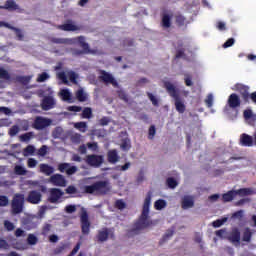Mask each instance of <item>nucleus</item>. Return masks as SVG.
<instances>
[{
	"mask_svg": "<svg viewBox=\"0 0 256 256\" xmlns=\"http://www.w3.org/2000/svg\"><path fill=\"white\" fill-rule=\"evenodd\" d=\"M65 211H66L67 213H75V211H77V206L72 205V204L67 205V206L65 207Z\"/></svg>",
	"mask_w": 256,
	"mask_h": 256,
	"instance_id": "62",
	"label": "nucleus"
},
{
	"mask_svg": "<svg viewBox=\"0 0 256 256\" xmlns=\"http://www.w3.org/2000/svg\"><path fill=\"white\" fill-rule=\"evenodd\" d=\"M12 31L15 32V35L18 39V41H23L25 35H23V31L17 27L12 28Z\"/></svg>",
	"mask_w": 256,
	"mask_h": 256,
	"instance_id": "40",
	"label": "nucleus"
},
{
	"mask_svg": "<svg viewBox=\"0 0 256 256\" xmlns=\"http://www.w3.org/2000/svg\"><path fill=\"white\" fill-rule=\"evenodd\" d=\"M41 193H47V186L40 185L39 190L29 191L26 197L27 203H30L31 205H39V203L43 201V194Z\"/></svg>",
	"mask_w": 256,
	"mask_h": 256,
	"instance_id": "6",
	"label": "nucleus"
},
{
	"mask_svg": "<svg viewBox=\"0 0 256 256\" xmlns=\"http://www.w3.org/2000/svg\"><path fill=\"white\" fill-rule=\"evenodd\" d=\"M166 183L170 189H175V187H177V185H178L177 180H175V178H171V177L167 178Z\"/></svg>",
	"mask_w": 256,
	"mask_h": 256,
	"instance_id": "41",
	"label": "nucleus"
},
{
	"mask_svg": "<svg viewBox=\"0 0 256 256\" xmlns=\"http://www.w3.org/2000/svg\"><path fill=\"white\" fill-rule=\"evenodd\" d=\"M109 123H111V119L107 116H104L99 120V125H101V127H105L109 125Z\"/></svg>",
	"mask_w": 256,
	"mask_h": 256,
	"instance_id": "52",
	"label": "nucleus"
},
{
	"mask_svg": "<svg viewBox=\"0 0 256 256\" xmlns=\"http://www.w3.org/2000/svg\"><path fill=\"white\" fill-rule=\"evenodd\" d=\"M166 207H167V201H165L164 199L156 200L154 203V209H156V211H161Z\"/></svg>",
	"mask_w": 256,
	"mask_h": 256,
	"instance_id": "28",
	"label": "nucleus"
},
{
	"mask_svg": "<svg viewBox=\"0 0 256 256\" xmlns=\"http://www.w3.org/2000/svg\"><path fill=\"white\" fill-rule=\"evenodd\" d=\"M65 191L68 195H75V193H77V188L71 185V186H68Z\"/></svg>",
	"mask_w": 256,
	"mask_h": 256,
	"instance_id": "58",
	"label": "nucleus"
},
{
	"mask_svg": "<svg viewBox=\"0 0 256 256\" xmlns=\"http://www.w3.org/2000/svg\"><path fill=\"white\" fill-rule=\"evenodd\" d=\"M49 79V74L47 72H43L37 78V83H45Z\"/></svg>",
	"mask_w": 256,
	"mask_h": 256,
	"instance_id": "44",
	"label": "nucleus"
},
{
	"mask_svg": "<svg viewBox=\"0 0 256 256\" xmlns=\"http://www.w3.org/2000/svg\"><path fill=\"white\" fill-rule=\"evenodd\" d=\"M105 161V157L103 155H97V154H89L85 158V163L89 167H93L94 169H99L101 165H103Z\"/></svg>",
	"mask_w": 256,
	"mask_h": 256,
	"instance_id": "9",
	"label": "nucleus"
},
{
	"mask_svg": "<svg viewBox=\"0 0 256 256\" xmlns=\"http://www.w3.org/2000/svg\"><path fill=\"white\" fill-rule=\"evenodd\" d=\"M111 182L109 180H98L91 185H86L83 187L84 193L88 195H98L103 197L105 195H109L111 193Z\"/></svg>",
	"mask_w": 256,
	"mask_h": 256,
	"instance_id": "3",
	"label": "nucleus"
},
{
	"mask_svg": "<svg viewBox=\"0 0 256 256\" xmlns=\"http://www.w3.org/2000/svg\"><path fill=\"white\" fill-rule=\"evenodd\" d=\"M4 228L6 231H14L15 230V224L9 220L4 221Z\"/></svg>",
	"mask_w": 256,
	"mask_h": 256,
	"instance_id": "43",
	"label": "nucleus"
},
{
	"mask_svg": "<svg viewBox=\"0 0 256 256\" xmlns=\"http://www.w3.org/2000/svg\"><path fill=\"white\" fill-rule=\"evenodd\" d=\"M21 225L26 231H31V229H35L37 227L36 224H34L33 220L30 218H23L21 219Z\"/></svg>",
	"mask_w": 256,
	"mask_h": 256,
	"instance_id": "20",
	"label": "nucleus"
},
{
	"mask_svg": "<svg viewBox=\"0 0 256 256\" xmlns=\"http://www.w3.org/2000/svg\"><path fill=\"white\" fill-rule=\"evenodd\" d=\"M49 125H51V119L45 118L43 116H37L32 124V127L37 131H41L46 129V127H49Z\"/></svg>",
	"mask_w": 256,
	"mask_h": 256,
	"instance_id": "10",
	"label": "nucleus"
},
{
	"mask_svg": "<svg viewBox=\"0 0 256 256\" xmlns=\"http://www.w3.org/2000/svg\"><path fill=\"white\" fill-rule=\"evenodd\" d=\"M235 45V38H229L224 44L223 48L224 49H229V47H233Z\"/></svg>",
	"mask_w": 256,
	"mask_h": 256,
	"instance_id": "53",
	"label": "nucleus"
},
{
	"mask_svg": "<svg viewBox=\"0 0 256 256\" xmlns=\"http://www.w3.org/2000/svg\"><path fill=\"white\" fill-rule=\"evenodd\" d=\"M27 243L28 245H37V243H39V238L34 234H29L27 237Z\"/></svg>",
	"mask_w": 256,
	"mask_h": 256,
	"instance_id": "35",
	"label": "nucleus"
},
{
	"mask_svg": "<svg viewBox=\"0 0 256 256\" xmlns=\"http://www.w3.org/2000/svg\"><path fill=\"white\" fill-rule=\"evenodd\" d=\"M151 207V192H149L144 200L142 213L134 224V229L131 230V233H137V231H143V229H147V227H151L153 225V221L149 220V209Z\"/></svg>",
	"mask_w": 256,
	"mask_h": 256,
	"instance_id": "2",
	"label": "nucleus"
},
{
	"mask_svg": "<svg viewBox=\"0 0 256 256\" xmlns=\"http://www.w3.org/2000/svg\"><path fill=\"white\" fill-rule=\"evenodd\" d=\"M55 107V98L52 96H45L41 103V108L43 111H50V109H53Z\"/></svg>",
	"mask_w": 256,
	"mask_h": 256,
	"instance_id": "15",
	"label": "nucleus"
},
{
	"mask_svg": "<svg viewBox=\"0 0 256 256\" xmlns=\"http://www.w3.org/2000/svg\"><path fill=\"white\" fill-rule=\"evenodd\" d=\"M205 103L209 109L213 107V94H209L207 98L205 99Z\"/></svg>",
	"mask_w": 256,
	"mask_h": 256,
	"instance_id": "56",
	"label": "nucleus"
},
{
	"mask_svg": "<svg viewBox=\"0 0 256 256\" xmlns=\"http://www.w3.org/2000/svg\"><path fill=\"white\" fill-rule=\"evenodd\" d=\"M57 78L60 79V81H62L64 85H69V80H67V75L65 74V72H59L57 74Z\"/></svg>",
	"mask_w": 256,
	"mask_h": 256,
	"instance_id": "42",
	"label": "nucleus"
},
{
	"mask_svg": "<svg viewBox=\"0 0 256 256\" xmlns=\"http://www.w3.org/2000/svg\"><path fill=\"white\" fill-rule=\"evenodd\" d=\"M164 89H166L168 95L174 99L176 111L180 114L185 113V109H187V107L185 106L183 99H181V96H179V89L169 81H164Z\"/></svg>",
	"mask_w": 256,
	"mask_h": 256,
	"instance_id": "4",
	"label": "nucleus"
},
{
	"mask_svg": "<svg viewBox=\"0 0 256 256\" xmlns=\"http://www.w3.org/2000/svg\"><path fill=\"white\" fill-rule=\"evenodd\" d=\"M65 195V192L59 188H50L49 190V196H48V201L49 203H59V200L61 197Z\"/></svg>",
	"mask_w": 256,
	"mask_h": 256,
	"instance_id": "12",
	"label": "nucleus"
},
{
	"mask_svg": "<svg viewBox=\"0 0 256 256\" xmlns=\"http://www.w3.org/2000/svg\"><path fill=\"white\" fill-rule=\"evenodd\" d=\"M0 8L6 9L7 11H18V13H23V9L19 8V5H17L14 0H7L5 5Z\"/></svg>",
	"mask_w": 256,
	"mask_h": 256,
	"instance_id": "17",
	"label": "nucleus"
},
{
	"mask_svg": "<svg viewBox=\"0 0 256 256\" xmlns=\"http://www.w3.org/2000/svg\"><path fill=\"white\" fill-rule=\"evenodd\" d=\"M227 223V218L217 219L214 222H212V226L217 229L221 227L223 224Z\"/></svg>",
	"mask_w": 256,
	"mask_h": 256,
	"instance_id": "39",
	"label": "nucleus"
},
{
	"mask_svg": "<svg viewBox=\"0 0 256 256\" xmlns=\"http://www.w3.org/2000/svg\"><path fill=\"white\" fill-rule=\"evenodd\" d=\"M33 137H35L34 132L24 133L20 136V141L27 143L28 141H31V139H33Z\"/></svg>",
	"mask_w": 256,
	"mask_h": 256,
	"instance_id": "30",
	"label": "nucleus"
},
{
	"mask_svg": "<svg viewBox=\"0 0 256 256\" xmlns=\"http://www.w3.org/2000/svg\"><path fill=\"white\" fill-rule=\"evenodd\" d=\"M0 78L9 81V79H11V75H9V72L7 70L0 67Z\"/></svg>",
	"mask_w": 256,
	"mask_h": 256,
	"instance_id": "45",
	"label": "nucleus"
},
{
	"mask_svg": "<svg viewBox=\"0 0 256 256\" xmlns=\"http://www.w3.org/2000/svg\"><path fill=\"white\" fill-rule=\"evenodd\" d=\"M27 165L30 169H33L37 167V160H35L34 158H29L27 161Z\"/></svg>",
	"mask_w": 256,
	"mask_h": 256,
	"instance_id": "59",
	"label": "nucleus"
},
{
	"mask_svg": "<svg viewBox=\"0 0 256 256\" xmlns=\"http://www.w3.org/2000/svg\"><path fill=\"white\" fill-rule=\"evenodd\" d=\"M51 43H55L56 45H72L73 40L69 38H52Z\"/></svg>",
	"mask_w": 256,
	"mask_h": 256,
	"instance_id": "26",
	"label": "nucleus"
},
{
	"mask_svg": "<svg viewBox=\"0 0 256 256\" xmlns=\"http://www.w3.org/2000/svg\"><path fill=\"white\" fill-rule=\"evenodd\" d=\"M245 203H251V198H242L240 200H238L235 205L236 207H243V205H245Z\"/></svg>",
	"mask_w": 256,
	"mask_h": 256,
	"instance_id": "51",
	"label": "nucleus"
},
{
	"mask_svg": "<svg viewBox=\"0 0 256 256\" xmlns=\"http://www.w3.org/2000/svg\"><path fill=\"white\" fill-rule=\"evenodd\" d=\"M61 31H81V27L73 24V20H67L65 24L58 25Z\"/></svg>",
	"mask_w": 256,
	"mask_h": 256,
	"instance_id": "16",
	"label": "nucleus"
},
{
	"mask_svg": "<svg viewBox=\"0 0 256 256\" xmlns=\"http://www.w3.org/2000/svg\"><path fill=\"white\" fill-rule=\"evenodd\" d=\"M60 95L63 101H67V103H73V95L69 92V89H62L60 91Z\"/></svg>",
	"mask_w": 256,
	"mask_h": 256,
	"instance_id": "24",
	"label": "nucleus"
},
{
	"mask_svg": "<svg viewBox=\"0 0 256 256\" xmlns=\"http://www.w3.org/2000/svg\"><path fill=\"white\" fill-rule=\"evenodd\" d=\"M185 21H187L185 16H183V15L176 16V25L178 27H184L185 26Z\"/></svg>",
	"mask_w": 256,
	"mask_h": 256,
	"instance_id": "38",
	"label": "nucleus"
},
{
	"mask_svg": "<svg viewBox=\"0 0 256 256\" xmlns=\"http://www.w3.org/2000/svg\"><path fill=\"white\" fill-rule=\"evenodd\" d=\"M114 207H115V209H119V211H123V209H126L127 203H125V201H123V199H118L115 201Z\"/></svg>",
	"mask_w": 256,
	"mask_h": 256,
	"instance_id": "31",
	"label": "nucleus"
},
{
	"mask_svg": "<svg viewBox=\"0 0 256 256\" xmlns=\"http://www.w3.org/2000/svg\"><path fill=\"white\" fill-rule=\"evenodd\" d=\"M228 241H230V243H237V245L241 243V231H239V228L232 229Z\"/></svg>",
	"mask_w": 256,
	"mask_h": 256,
	"instance_id": "18",
	"label": "nucleus"
},
{
	"mask_svg": "<svg viewBox=\"0 0 256 256\" xmlns=\"http://www.w3.org/2000/svg\"><path fill=\"white\" fill-rule=\"evenodd\" d=\"M195 201L191 196H184L182 199V209H191V207H194Z\"/></svg>",
	"mask_w": 256,
	"mask_h": 256,
	"instance_id": "22",
	"label": "nucleus"
},
{
	"mask_svg": "<svg viewBox=\"0 0 256 256\" xmlns=\"http://www.w3.org/2000/svg\"><path fill=\"white\" fill-rule=\"evenodd\" d=\"M250 87L243 83H236L232 90L236 91V93H232L228 97V106L230 109H237L241 107V103L243 105H249V103H254L256 105V91L250 92ZM239 93V95L237 94Z\"/></svg>",
	"mask_w": 256,
	"mask_h": 256,
	"instance_id": "1",
	"label": "nucleus"
},
{
	"mask_svg": "<svg viewBox=\"0 0 256 256\" xmlns=\"http://www.w3.org/2000/svg\"><path fill=\"white\" fill-rule=\"evenodd\" d=\"M0 249L7 250L9 249V243L6 242V240L2 239L0 237Z\"/></svg>",
	"mask_w": 256,
	"mask_h": 256,
	"instance_id": "63",
	"label": "nucleus"
},
{
	"mask_svg": "<svg viewBox=\"0 0 256 256\" xmlns=\"http://www.w3.org/2000/svg\"><path fill=\"white\" fill-rule=\"evenodd\" d=\"M16 81H18V83H21L22 85H29V83L31 82V76H18L16 78Z\"/></svg>",
	"mask_w": 256,
	"mask_h": 256,
	"instance_id": "33",
	"label": "nucleus"
},
{
	"mask_svg": "<svg viewBox=\"0 0 256 256\" xmlns=\"http://www.w3.org/2000/svg\"><path fill=\"white\" fill-rule=\"evenodd\" d=\"M239 145L241 147H253L255 145V140L249 134L243 133L240 135Z\"/></svg>",
	"mask_w": 256,
	"mask_h": 256,
	"instance_id": "14",
	"label": "nucleus"
},
{
	"mask_svg": "<svg viewBox=\"0 0 256 256\" xmlns=\"http://www.w3.org/2000/svg\"><path fill=\"white\" fill-rule=\"evenodd\" d=\"M97 239L99 243H105L109 239V229L104 228L103 230L98 231Z\"/></svg>",
	"mask_w": 256,
	"mask_h": 256,
	"instance_id": "21",
	"label": "nucleus"
},
{
	"mask_svg": "<svg viewBox=\"0 0 256 256\" xmlns=\"http://www.w3.org/2000/svg\"><path fill=\"white\" fill-rule=\"evenodd\" d=\"M155 133H157V130L155 129V125L150 126L148 131V139H153V137H155Z\"/></svg>",
	"mask_w": 256,
	"mask_h": 256,
	"instance_id": "57",
	"label": "nucleus"
},
{
	"mask_svg": "<svg viewBox=\"0 0 256 256\" xmlns=\"http://www.w3.org/2000/svg\"><path fill=\"white\" fill-rule=\"evenodd\" d=\"M54 172L55 169L52 166H49V164H40V173L49 177L50 175H53Z\"/></svg>",
	"mask_w": 256,
	"mask_h": 256,
	"instance_id": "23",
	"label": "nucleus"
},
{
	"mask_svg": "<svg viewBox=\"0 0 256 256\" xmlns=\"http://www.w3.org/2000/svg\"><path fill=\"white\" fill-rule=\"evenodd\" d=\"M184 83L186 87H193V78L191 77V75L189 74L185 75Z\"/></svg>",
	"mask_w": 256,
	"mask_h": 256,
	"instance_id": "49",
	"label": "nucleus"
},
{
	"mask_svg": "<svg viewBox=\"0 0 256 256\" xmlns=\"http://www.w3.org/2000/svg\"><path fill=\"white\" fill-rule=\"evenodd\" d=\"M76 99L80 102V103H85V101H87V94L85 93V91H83V89H79L76 92Z\"/></svg>",
	"mask_w": 256,
	"mask_h": 256,
	"instance_id": "29",
	"label": "nucleus"
},
{
	"mask_svg": "<svg viewBox=\"0 0 256 256\" xmlns=\"http://www.w3.org/2000/svg\"><path fill=\"white\" fill-rule=\"evenodd\" d=\"M47 145H43L39 150H38V155H40V157H45V155H47Z\"/></svg>",
	"mask_w": 256,
	"mask_h": 256,
	"instance_id": "61",
	"label": "nucleus"
},
{
	"mask_svg": "<svg viewBox=\"0 0 256 256\" xmlns=\"http://www.w3.org/2000/svg\"><path fill=\"white\" fill-rule=\"evenodd\" d=\"M243 117L244 119H246V121H249V119H253V110L251 109L244 110Z\"/></svg>",
	"mask_w": 256,
	"mask_h": 256,
	"instance_id": "48",
	"label": "nucleus"
},
{
	"mask_svg": "<svg viewBox=\"0 0 256 256\" xmlns=\"http://www.w3.org/2000/svg\"><path fill=\"white\" fill-rule=\"evenodd\" d=\"M108 163L115 165V163L119 162V153L116 149L109 150L107 153Z\"/></svg>",
	"mask_w": 256,
	"mask_h": 256,
	"instance_id": "19",
	"label": "nucleus"
},
{
	"mask_svg": "<svg viewBox=\"0 0 256 256\" xmlns=\"http://www.w3.org/2000/svg\"><path fill=\"white\" fill-rule=\"evenodd\" d=\"M171 19L172 17L169 14L162 15L161 25L163 29H169L171 27L172 25Z\"/></svg>",
	"mask_w": 256,
	"mask_h": 256,
	"instance_id": "25",
	"label": "nucleus"
},
{
	"mask_svg": "<svg viewBox=\"0 0 256 256\" xmlns=\"http://www.w3.org/2000/svg\"><path fill=\"white\" fill-rule=\"evenodd\" d=\"M239 197H249V195H255V190L253 188H240L238 190H229L228 192L222 194L223 203H231L236 196Z\"/></svg>",
	"mask_w": 256,
	"mask_h": 256,
	"instance_id": "5",
	"label": "nucleus"
},
{
	"mask_svg": "<svg viewBox=\"0 0 256 256\" xmlns=\"http://www.w3.org/2000/svg\"><path fill=\"white\" fill-rule=\"evenodd\" d=\"M80 223L82 235H89L91 232V222L89 221V213L82 207L80 212Z\"/></svg>",
	"mask_w": 256,
	"mask_h": 256,
	"instance_id": "8",
	"label": "nucleus"
},
{
	"mask_svg": "<svg viewBox=\"0 0 256 256\" xmlns=\"http://www.w3.org/2000/svg\"><path fill=\"white\" fill-rule=\"evenodd\" d=\"M67 175H75L77 173V168L76 166H71L68 169H66Z\"/></svg>",
	"mask_w": 256,
	"mask_h": 256,
	"instance_id": "64",
	"label": "nucleus"
},
{
	"mask_svg": "<svg viewBox=\"0 0 256 256\" xmlns=\"http://www.w3.org/2000/svg\"><path fill=\"white\" fill-rule=\"evenodd\" d=\"M25 207V195L23 194H15L12 203L11 210L13 215H19V213H23V208Z\"/></svg>",
	"mask_w": 256,
	"mask_h": 256,
	"instance_id": "7",
	"label": "nucleus"
},
{
	"mask_svg": "<svg viewBox=\"0 0 256 256\" xmlns=\"http://www.w3.org/2000/svg\"><path fill=\"white\" fill-rule=\"evenodd\" d=\"M14 173L16 175H26L27 174V170H25V167H23L21 165H16L14 167Z\"/></svg>",
	"mask_w": 256,
	"mask_h": 256,
	"instance_id": "36",
	"label": "nucleus"
},
{
	"mask_svg": "<svg viewBox=\"0 0 256 256\" xmlns=\"http://www.w3.org/2000/svg\"><path fill=\"white\" fill-rule=\"evenodd\" d=\"M93 117V110L90 107H86L82 111L83 119H91Z\"/></svg>",
	"mask_w": 256,
	"mask_h": 256,
	"instance_id": "32",
	"label": "nucleus"
},
{
	"mask_svg": "<svg viewBox=\"0 0 256 256\" xmlns=\"http://www.w3.org/2000/svg\"><path fill=\"white\" fill-rule=\"evenodd\" d=\"M9 205V198L5 195H0V207H7Z\"/></svg>",
	"mask_w": 256,
	"mask_h": 256,
	"instance_id": "47",
	"label": "nucleus"
},
{
	"mask_svg": "<svg viewBox=\"0 0 256 256\" xmlns=\"http://www.w3.org/2000/svg\"><path fill=\"white\" fill-rule=\"evenodd\" d=\"M68 167H70L69 163H61L58 165V171L60 173H65V171H67Z\"/></svg>",
	"mask_w": 256,
	"mask_h": 256,
	"instance_id": "55",
	"label": "nucleus"
},
{
	"mask_svg": "<svg viewBox=\"0 0 256 256\" xmlns=\"http://www.w3.org/2000/svg\"><path fill=\"white\" fill-rule=\"evenodd\" d=\"M75 129H78L82 133H85L87 131V123L85 122H77L74 124Z\"/></svg>",
	"mask_w": 256,
	"mask_h": 256,
	"instance_id": "37",
	"label": "nucleus"
},
{
	"mask_svg": "<svg viewBox=\"0 0 256 256\" xmlns=\"http://www.w3.org/2000/svg\"><path fill=\"white\" fill-rule=\"evenodd\" d=\"M52 185L55 187H66L67 186V180H65V176L61 174H54L50 177L49 180Z\"/></svg>",
	"mask_w": 256,
	"mask_h": 256,
	"instance_id": "13",
	"label": "nucleus"
},
{
	"mask_svg": "<svg viewBox=\"0 0 256 256\" xmlns=\"http://www.w3.org/2000/svg\"><path fill=\"white\" fill-rule=\"evenodd\" d=\"M79 249H81V242H78L76 246L73 248V250L70 252L68 256H75L77 255Z\"/></svg>",
	"mask_w": 256,
	"mask_h": 256,
	"instance_id": "60",
	"label": "nucleus"
},
{
	"mask_svg": "<svg viewBox=\"0 0 256 256\" xmlns=\"http://www.w3.org/2000/svg\"><path fill=\"white\" fill-rule=\"evenodd\" d=\"M17 133H19V126L14 125L9 129V135L10 137H15V135H17Z\"/></svg>",
	"mask_w": 256,
	"mask_h": 256,
	"instance_id": "54",
	"label": "nucleus"
},
{
	"mask_svg": "<svg viewBox=\"0 0 256 256\" xmlns=\"http://www.w3.org/2000/svg\"><path fill=\"white\" fill-rule=\"evenodd\" d=\"M147 95H148V98L150 99L152 105H154V107H159V100H157L155 98V96L153 94H151V92H148Z\"/></svg>",
	"mask_w": 256,
	"mask_h": 256,
	"instance_id": "50",
	"label": "nucleus"
},
{
	"mask_svg": "<svg viewBox=\"0 0 256 256\" xmlns=\"http://www.w3.org/2000/svg\"><path fill=\"white\" fill-rule=\"evenodd\" d=\"M99 80L103 81V83H105V85H112L113 87H119V83L117 82L115 77H113L112 74H110L109 72H107L105 70L100 71Z\"/></svg>",
	"mask_w": 256,
	"mask_h": 256,
	"instance_id": "11",
	"label": "nucleus"
},
{
	"mask_svg": "<svg viewBox=\"0 0 256 256\" xmlns=\"http://www.w3.org/2000/svg\"><path fill=\"white\" fill-rule=\"evenodd\" d=\"M68 77L69 80L71 81V83H74V85H77V73L73 72V71H69L68 72Z\"/></svg>",
	"mask_w": 256,
	"mask_h": 256,
	"instance_id": "46",
	"label": "nucleus"
},
{
	"mask_svg": "<svg viewBox=\"0 0 256 256\" xmlns=\"http://www.w3.org/2000/svg\"><path fill=\"white\" fill-rule=\"evenodd\" d=\"M253 238V232L251 231V228L247 227L244 229L242 234V241L245 243H251V239Z\"/></svg>",
	"mask_w": 256,
	"mask_h": 256,
	"instance_id": "27",
	"label": "nucleus"
},
{
	"mask_svg": "<svg viewBox=\"0 0 256 256\" xmlns=\"http://www.w3.org/2000/svg\"><path fill=\"white\" fill-rule=\"evenodd\" d=\"M67 247H69V244L61 243V245L54 249V255H61V253L64 252Z\"/></svg>",
	"mask_w": 256,
	"mask_h": 256,
	"instance_id": "34",
	"label": "nucleus"
}]
</instances>
